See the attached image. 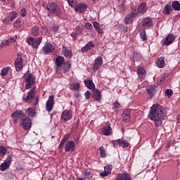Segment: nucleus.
Instances as JSON below:
<instances>
[{"label":"nucleus","mask_w":180,"mask_h":180,"mask_svg":"<svg viewBox=\"0 0 180 180\" xmlns=\"http://www.w3.org/2000/svg\"><path fill=\"white\" fill-rule=\"evenodd\" d=\"M9 70H11V67L9 66L3 68L1 72V77H5L6 75H8V72H9Z\"/></svg>","instance_id":"obj_36"},{"label":"nucleus","mask_w":180,"mask_h":180,"mask_svg":"<svg viewBox=\"0 0 180 180\" xmlns=\"http://www.w3.org/2000/svg\"><path fill=\"white\" fill-rule=\"evenodd\" d=\"M77 180H84V179L81 177H77Z\"/></svg>","instance_id":"obj_64"},{"label":"nucleus","mask_w":180,"mask_h":180,"mask_svg":"<svg viewBox=\"0 0 180 180\" xmlns=\"http://www.w3.org/2000/svg\"><path fill=\"white\" fill-rule=\"evenodd\" d=\"M43 41V38L41 37H30L27 39V43L30 46H32L33 49H37L40 44H41V41Z\"/></svg>","instance_id":"obj_3"},{"label":"nucleus","mask_w":180,"mask_h":180,"mask_svg":"<svg viewBox=\"0 0 180 180\" xmlns=\"http://www.w3.org/2000/svg\"><path fill=\"white\" fill-rule=\"evenodd\" d=\"M80 178L83 179L84 180H91L92 179V176L89 172H84Z\"/></svg>","instance_id":"obj_31"},{"label":"nucleus","mask_w":180,"mask_h":180,"mask_svg":"<svg viewBox=\"0 0 180 180\" xmlns=\"http://www.w3.org/2000/svg\"><path fill=\"white\" fill-rule=\"evenodd\" d=\"M175 40V36L172 34H169L165 39L162 40V44L164 46H169Z\"/></svg>","instance_id":"obj_15"},{"label":"nucleus","mask_w":180,"mask_h":180,"mask_svg":"<svg viewBox=\"0 0 180 180\" xmlns=\"http://www.w3.org/2000/svg\"><path fill=\"white\" fill-rule=\"evenodd\" d=\"M77 36L78 35L76 32H72L71 34V37H72L73 40H77Z\"/></svg>","instance_id":"obj_59"},{"label":"nucleus","mask_w":180,"mask_h":180,"mask_svg":"<svg viewBox=\"0 0 180 180\" xmlns=\"http://www.w3.org/2000/svg\"><path fill=\"white\" fill-rule=\"evenodd\" d=\"M64 63H65V61L64 60V58L63 56H58L55 58V64L56 67H61Z\"/></svg>","instance_id":"obj_23"},{"label":"nucleus","mask_w":180,"mask_h":180,"mask_svg":"<svg viewBox=\"0 0 180 180\" xmlns=\"http://www.w3.org/2000/svg\"><path fill=\"white\" fill-rule=\"evenodd\" d=\"M68 65L64 68V72H68L70 71V68H71V64L70 62H67Z\"/></svg>","instance_id":"obj_52"},{"label":"nucleus","mask_w":180,"mask_h":180,"mask_svg":"<svg viewBox=\"0 0 180 180\" xmlns=\"http://www.w3.org/2000/svg\"><path fill=\"white\" fill-rule=\"evenodd\" d=\"M20 125L22 126L24 130H30V127H32V120L29 117L23 118L20 122Z\"/></svg>","instance_id":"obj_6"},{"label":"nucleus","mask_w":180,"mask_h":180,"mask_svg":"<svg viewBox=\"0 0 180 180\" xmlns=\"http://www.w3.org/2000/svg\"><path fill=\"white\" fill-rule=\"evenodd\" d=\"M123 143V140L121 139H117V140H114L112 141V143L113 144V146H122Z\"/></svg>","instance_id":"obj_41"},{"label":"nucleus","mask_w":180,"mask_h":180,"mask_svg":"<svg viewBox=\"0 0 180 180\" xmlns=\"http://www.w3.org/2000/svg\"><path fill=\"white\" fill-rule=\"evenodd\" d=\"M85 27L86 28V29H91L92 28V24H91V22H87V23H86V25H85Z\"/></svg>","instance_id":"obj_58"},{"label":"nucleus","mask_w":180,"mask_h":180,"mask_svg":"<svg viewBox=\"0 0 180 180\" xmlns=\"http://www.w3.org/2000/svg\"><path fill=\"white\" fill-rule=\"evenodd\" d=\"M20 15L22 18H25V16H26L27 15V12H26V9L25 8H22L20 11Z\"/></svg>","instance_id":"obj_49"},{"label":"nucleus","mask_w":180,"mask_h":180,"mask_svg":"<svg viewBox=\"0 0 180 180\" xmlns=\"http://www.w3.org/2000/svg\"><path fill=\"white\" fill-rule=\"evenodd\" d=\"M46 8L49 13H55V15H57V16H60V15H61L60 7H58L57 4L54 2L49 3Z\"/></svg>","instance_id":"obj_2"},{"label":"nucleus","mask_w":180,"mask_h":180,"mask_svg":"<svg viewBox=\"0 0 180 180\" xmlns=\"http://www.w3.org/2000/svg\"><path fill=\"white\" fill-rule=\"evenodd\" d=\"M54 106V95L49 96L46 103V109L47 112H51Z\"/></svg>","instance_id":"obj_10"},{"label":"nucleus","mask_w":180,"mask_h":180,"mask_svg":"<svg viewBox=\"0 0 180 180\" xmlns=\"http://www.w3.org/2000/svg\"><path fill=\"white\" fill-rule=\"evenodd\" d=\"M15 67L16 71H22V68H23V59L22 58V56H18L15 59Z\"/></svg>","instance_id":"obj_14"},{"label":"nucleus","mask_w":180,"mask_h":180,"mask_svg":"<svg viewBox=\"0 0 180 180\" xmlns=\"http://www.w3.org/2000/svg\"><path fill=\"white\" fill-rule=\"evenodd\" d=\"M153 25V20L150 18H146L143 21V26H147L150 27Z\"/></svg>","instance_id":"obj_30"},{"label":"nucleus","mask_w":180,"mask_h":180,"mask_svg":"<svg viewBox=\"0 0 180 180\" xmlns=\"http://www.w3.org/2000/svg\"><path fill=\"white\" fill-rule=\"evenodd\" d=\"M14 27H20V20L17 19L13 23Z\"/></svg>","instance_id":"obj_51"},{"label":"nucleus","mask_w":180,"mask_h":180,"mask_svg":"<svg viewBox=\"0 0 180 180\" xmlns=\"http://www.w3.org/2000/svg\"><path fill=\"white\" fill-rule=\"evenodd\" d=\"M100 155L101 158H106V149H105V147L100 146L99 148Z\"/></svg>","instance_id":"obj_32"},{"label":"nucleus","mask_w":180,"mask_h":180,"mask_svg":"<svg viewBox=\"0 0 180 180\" xmlns=\"http://www.w3.org/2000/svg\"><path fill=\"white\" fill-rule=\"evenodd\" d=\"M54 50H56V47H54V45L50 43H46L42 47V51H44V54H49V53H54Z\"/></svg>","instance_id":"obj_12"},{"label":"nucleus","mask_w":180,"mask_h":180,"mask_svg":"<svg viewBox=\"0 0 180 180\" xmlns=\"http://www.w3.org/2000/svg\"><path fill=\"white\" fill-rule=\"evenodd\" d=\"M146 92L150 96V99H152L153 97L155 95V92H157V90H155V85H150L146 89Z\"/></svg>","instance_id":"obj_18"},{"label":"nucleus","mask_w":180,"mask_h":180,"mask_svg":"<svg viewBox=\"0 0 180 180\" xmlns=\"http://www.w3.org/2000/svg\"><path fill=\"white\" fill-rule=\"evenodd\" d=\"M67 140H68V135H65L63 138L60 143L59 144L58 148H61L64 146V144H65V143H67Z\"/></svg>","instance_id":"obj_38"},{"label":"nucleus","mask_w":180,"mask_h":180,"mask_svg":"<svg viewBox=\"0 0 180 180\" xmlns=\"http://www.w3.org/2000/svg\"><path fill=\"white\" fill-rule=\"evenodd\" d=\"M136 16H137V13H134V12H131L129 14H128L124 19V23H126V25H130V23H132L134 18H136Z\"/></svg>","instance_id":"obj_16"},{"label":"nucleus","mask_w":180,"mask_h":180,"mask_svg":"<svg viewBox=\"0 0 180 180\" xmlns=\"http://www.w3.org/2000/svg\"><path fill=\"white\" fill-rule=\"evenodd\" d=\"M172 8L174 11H180V4L179 1H174L172 2Z\"/></svg>","instance_id":"obj_35"},{"label":"nucleus","mask_w":180,"mask_h":180,"mask_svg":"<svg viewBox=\"0 0 180 180\" xmlns=\"http://www.w3.org/2000/svg\"><path fill=\"white\" fill-rule=\"evenodd\" d=\"M67 1L72 8H75L77 6V0H67Z\"/></svg>","instance_id":"obj_42"},{"label":"nucleus","mask_w":180,"mask_h":180,"mask_svg":"<svg viewBox=\"0 0 180 180\" xmlns=\"http://www.w3.org/2000/svg\"><path fill=\"white\" fill-rule=\"evenodd\" d=\"M103 64V59L101 56H98L94 60L92 68L93 71H98Z\"/></svg>","instance_id":"obj_9"},{"label":"nucleus","mask_w":180,"mask_h":180,"mask_svg":"<svg viewBox=\"0 0 180 180\" xmlns=\"http://www.w3.org/2000/svg\"><path fill=\"white\" fill-rule=\"evenodd\" d=\"M6 153V148L4 146H0V157H4Z\"/></svg>","instance_id":"obj_45"},{"label":"nucleus","mask_w":180,"mask_h":180,"mask_svg":"<svg viewBox=\"0 0 180 180\" xmlns=\"http://www.w3.org/2000/svg\"><path fill=\"white\" fill-rule=\"evenodd\" d=\"M25 112H23V111L20 110H18L13 112L11 115V117L14 119V123L15 124L19 123V120L20 122H21V120H23V118H25Z\"/></svg>","instance_id":"obj_4"},{"label":"nucleus","mask_w":180,"mask_h":180,"mask_svg":"<svg viewBox=\"0 0 180 180\" xmlns=\"http://www.w3.org/2000/svg\"><path fill=\"white\" fill-rule=\"evenodd\" d=\"M11 164H12V157L8 156L4 162L1 164L0 170L2 172L6 171L11 167Z\"/></svg>","instance_id":"obj_7"},{"label":"nucleus","mask_w":180,"mask_h":180,"mask_svg":"<svg viewBox=\"0 0 180 180\" xmlns=\"http://www.w3.org/2000/svg\"><path fill=\"white\" fill-rule=\"evenodd\" d=\"M65 151L66 153H74L75 151V142L74 141H68L65 145Z\"/></svg>","instance_id":"obj_11"},{"label":"nucleus","mask_w":180,"mask_h":180,"mask_svg":"<svg viewBox=\"0 0 180 180\" xmlns=\"http://www.w3.org/2000/svg\"><path fill=\"white\" fill-rule=\"evenodd\" d=\"M36 95V87H32L27 93V96H23V99L25 102H29L32 101L34 96Z\"/></svg>","instance_id":"obj_8"},{"label":"nucleus","mask_w":180,"mask_h":180,"mask_svg":"<svg viewBox=\"0 0 180 180\" xmlns=\"http://www.w3.org/2000/svg\"><path fill=\"white\" fill-rule=\"evenodd\" d=\"M62 53L65 56V57H68L69 58L72 57V52L65 46H63Z\"/></svg>","instance_id":"obj_25"},{"label":"nucleus","mask_w":180,"mask_h":180,"mask_svg":"<svg viewBox=\"0 0 180 180\" xmlns=\"http://www.w3.org/2000/svg\"><path fill=\"white\" fill-rule=\"evenodd\" d=\"M39 103V97H36L34 99V102L32 103V105L34 106H36V105H37Z\"/></svg>","instance_id":"obj_60"},{"label":"nucleus","mask_w":180,"mask_h":180,"mask_svg":"<svg viewBox=\"0 0 180 180\" xmlns=\"http://www.w3.org/2000/svg\"><path fill=\"white\" fill-rule=\"evenodd\" d=\"M10 22H12V21H11L8 16L4 20H3V23H4V25H8L9 24Z\"/></svg>","instance_id":"obj_55"},{"label":"nucleus","mask_w":180,"mask_h":180,"mask_svg":"<svg viewBox=\"0 0 180 180\" xmlns=\"http://www.w3.org/2000/svg\"><path fill=\"white\" fill-rule=\"evenodd\" d=\"M112 105V109L114 110V112H117V110L120 109V103H119L117 101L113 103Z\"/></svg>","instance_id":"obj_40"},{"label":"nucleus","mask_w":180,"mask_h":180,"mask_svg":"<svg viewBox=\"0 0 180 180\" xmlns=\"http://www.w3.org/2000/svg\"><path fill=\"white\" fill-rule=\"evenodd\" d=\"M17 16H18V13L15 11L10 13L8 15V18L11 20V22H13V20L16 19Z\"/></svg>","instance_id":"obj_37"},{"label":"nucleus","mask_w":180,"mask_h":180,"mask_svg":"<svg viewBox=\"0 0 180 180\" xmlns=\"http://www.w3.org/2000/svg\"><path fill=\"white\" fill-rule=\"evenodd\" d=\"M40 34V29L37 26H34L31 30V36L37 37Z\"/></svg>","instance_id":"obj_27"},{"label":"nucleus","mask_w":180,"mask_h":180,"mask_svg":"<svg viewBox=\"0 0 180 180\" xmlns=\"http://www.w3.org/2000/svg\"><path fill=\"white\" fill-rule=\"evenodd\" d=\"M52 30L53 32H58V27H52Z\"/></svg>","instance_id":"obj_62"},{"label":"nucleus","mask_w":180,"mask_h":180,"mask_svg":"<svg viewBox=\"0 0 180 180\" xmlns=\"http://www.w3.org/2000/svg\"><path fill=\"white\" fill-rule=\"evenodd\" d=\"M165 11L169 15V13H171V12L172 11V8L171 7V6H165Z\"/></svg>","instance_id":"obj_48"},{"label":"nucleus","mask_w":180,"mask_h":180,"mask_svg":"<svg viewBox=\"0 0 180 180\" xmlns=\"http://www.w3.org/2000/svg\"><path fill=\"white\" fill-rule=\"evenodd\" d=\"M137 11L139 13H146L147 11V4H146V3L141 4L138 7Z\"/></svg>","instance_id":"obj_29"},{"label":"nucleus","mask_w":180,"mask_h":180,"mask_svg":"<svg viewBox=\"0 0 180 180\" xmlns=\"http://www.w3.org/2000/svg\"><path fill=\"white\" fill-rule=\"evenodd\" d=\"M84 84L89 89H91V91L95 90V84H94V82L92 80L86 79L84 80Z\"/></svg>","instance_id":"obj_24"},{"label":"nucleus","mask_w":180,"mask_h":180,"mask_svg":"<svg viewBox=\"0 0 180 180\" xmlns=\"http://www.w3.org/2000/svg\"><path fill=\"white\" fill-rule=\"evenodd\" d=\"M86 8H88V6L86 4H80L77 5L75 7V12H79V13H84V12H85V11H86Z\"/></svg>","instance_id":"obj_17"},{"label":"nucleus","mask_w":180,"mask_h":180,"mask_svg":"<svg viewBox=\"0 0 180 180\" xmlns=\"http://www.w3.org/2000/svg\"><path fill=\"white\" fill-rule=\"evenodd\" d=\"M79 84L77 83L72 86H70V89L74 90V91H78V89H79Z\"/></svg>","instance_id":"obj_47"},{"label":"nucleus","mask_w":180,"mask_h":180,"mask_svg":"<svg viewBox=\"0 0 180 180\" xmlns=\"http://www.w3.org/2000/svg\"><path fill=\"white\" fill-rule=\"evenodd\" d=\"M82 32H84V30L81 27H77V29L76 30V34H77V36H79V34H82Z\"/></svg>","instance_id":"obj_54"},{"label":"nucleus","mask_w":180,"mask_h":180,"mask_svg":"<svg viewBox=\"0 0 180 180\" xmlns=\"http://www.w3.org/2000/svg\"><path fill=\"white\" fill-rule=\"evenodd\" d=\"M101 131L103 134H104V136H110V134H112V128L110 127V126L104 127L101 129Z\"/></svg>","instance_id":"obj_28"},{"label":"nucleus","mask_w":180,"mask_h":180,"mask_svg":"<svg viewBox=\"0 0 180 180\" xmlns=\"http://www.w3.org/2000/svg\"><path fill=\"white\" fill-rule=\"evenodd\" d=\"M100 175L101 176H103V178H105V176H108V175H110V174L104 170V172L100 173Z\"/></svg>","instance_id":"obj_57"},{"label":"nucleus","mask_w":180,"mask_h":180,"mask_svg":"<svg viewBox=\"0 0 180 180\" xmlns=\"http://www.w3.org/2000/svg\"><path fill=\"white\" fill-rule=\"evenodd\" d=\"M121 146L123 148H127V147H129V146H130V143H129L127 141L123 140Z\"/></svg>","instance_id":"obj_50"},{"label":"nucleus","mask_w":180,"mask_h":180,"mask_svg":"<svg viewBox=\"0 0 180 180\" xmlns=\"http://www.w3.org/2000/svg\"><path fill=\"white\" fill-rule=\"evenodd\" d=\"M93 47H95V44L92 41L88 42L86 46H83L81 49L82 53H86V51H89Z\"/></svg>","instance_id":"obj_19"},{"label":"nucleus","mask_w":180,"mask_h":180,"mask_svg":"<svg viewBox=\"0 0 180 180\" xmlns=\"http://www.w3.org/2000/svg\"><path fill=\"white\" fill-rule=\"evenodd\" d=\"M11 44L8 40H3L1 44L0 45L1 49H4V47H6V46H9Z\"/></svg>","instance_id":"obj_46"},{"label":"nucleus","mask_w":180,"mask_h":180,"mask_svg":"<svg viewBox=\"0 0 180 180\" xmlns=\"http://www.w3.org/2000/svg\"><path fill=\"white\" fill-rule=\"evenodd\" d=\"M75 96L76 98H79V96H81V94H79V93H77V94H75Z\"/></svg>","instance_id":"obj_63"},{"label":"nucleus","mask_w":180,"mask_h":180,"mask_svg":"<svg viewBox=\"0 0 180 180\" xmlns=\"http://www.w3.org/2000/svg\"><path fill=\"white\" fill-rule=\"evenodd\" d=\"M138 77L140 79H144L146 78V70L143 67L138 68Z\"/></svg>","instance_id":"obj_22"},{"label":"nucleus","mask_w":180,"mask_h":180,"mask_svg":"<svg viewBox=\"0 0 180 180\" xmlns=\"http://www.w3.org/2000/svg\"><path fill=\"white\" fill-rule=\"evenodd\" d=\"M112 165H106L104 167V171H105V172H108V174H111L112 172Z\"/></svg>","instance_id":"obj_43"},{"label":"nucleus","mask_w":180,"mask_h":180,"mask_svg":"<svg viewBox=\"0 0 180 180\" xmlns=\"http://www.w3.org/2000/svg\"><path fill=\"white\" fill-rule=\"evenodd\" d=\"M25 81L27 82V84L25 85L26 89H30L32 85L34 84V81H36V77L34 75L32 74H25L24 75Z\"/></svg>","instance_id":"obj_5"},{"label":"nucleus","mask_w":180,"mask_h":180,"mask_svg":"<svg viewBox=\"0 0 180 180\" xmlns=\"http://www.w3.org/2000/svg\"><path fill=\"white\" fill-rule=\"evenodd\" d=\"M140 35L142 39L147 40V34H146V32H141Z\"/></svg>","instance_id":"obj_53"},{"label":"nucleus","mask_w":180,"mask_h":180,"mask_svg":"<svg viewBox=\"0 0 180 180\" xmlns=\"http://www.w3.org/2000/svg\"><path fill=\"white\" fill-rule=\"evenodd\" d=\"M163 108L158 104H154L149 111L148 117L152 122H154L156 127H160L162 124L164 119V113L162 112Z\"/></svg>","instance_id":"obj_1"},{"label":"nucleus","mask_w":180,"mask_h":180,"mask_svg":"<svg viewBox=\"0 0 180 180\" xmlns=\"http://www.w3.org/2000/svg\"><path fill=\"white\" fill-rule=\"evenodd\" d=\"M8 40L10 44H11V43H15V41H16V39H15V38H11Z\"/></svg>","instance_id":"obj_61"},{"label":"nucleus","mask_w":180,"mask_h":180,"mask_svg":"<svg viewBox=\"0 0 180 180\" xmlns=\"http://www.w3.org/2000/svg\"><path fill=\"white\" fill-rule=\"evenodd\" d=\"M61 119L63 122H68L72 119V113L69 110H65L61 115Z\"/></svg>","instance_id":"obj_13"},{"label":"nucleus","mask_w":180,"mask_h":180,"mask_svg":"<svg viewBox=\"0 0 180 180\" xmlns=\"http://www.w3.org/2000/svg\"><path fill=\"white\" fill-rule=\"evenodd\" d=\"M133 59L134 61H140L141 60V53L134 52Z\"/></svg>","instance_id":"obj_34"},{"label":"nucleus","mask_w":180,"mask_h":180,"mask_svg":"<svg viewBox=\"0 0 180 180\" xmlns=\"http://www.w3.org/2000/svg\"><path fill=\"white\" fill-rule=\"evenodd\" d=\"M93 98L95 99V101H97L99 102L102 99V94L101 93V91L99 89H95L93 90Z\"/></svg>","instance_id":"obj_20"},{"label":"nucleus","mask_w":180,"mask_h":180,"mask_svg":"<svg viewBox=\"0 0 180 180\" xmlns=\"http://www.w3.org/2000/svg\"><path fill=\"white\" fill-rule=\"evenodd\" d=\"M130 109H125L122 112V119L124 122H129L130 120Z\"/></svg>","instance_id":"obj_21"},{"label":"nucleus","mask_w":180,"mask_h":180,"mask_svg":"<svg viewBox=\"0 0 180 180\" xmlns=\"http://www.w3.org/2000/svg\"><path fill=\"white\" fill-rule=\"evenodd\" d=\"M93 25H94V27L96 30V32H98L101 34H102V33H103V30H101V25H99V22H94L93 23Z\"/></svg>","instance_id":"obj_33"},{"label":"nucleus","mask_w":180,"mask_h":180,"mask_svg":"<svg viewBox=\"0 0 180 180\" xmlns=\"http://www.w3.org/2000/svg\"><path fill=\"white\" fill-rule=\"evenodd\" d=\"M165 95H166L168 98H171V96H172V95H174V91H172V89H167L165 90Z\"/></svg>","instance_id":"obj_44"},{"label":"nucleus","mask_w":180,"mask_h":180,"mask_svg":"<svg viewBox=\"0 0 180 180\" xmlns=\"http://www.w3.org/2000/svg\"><path fill=\"white\" fill-rule=\"evenodd\" d=\"M84 96L86 99H89V98L91 97V91H86L84 94Z\"/></svg>","instance_id":"obj_56"},{"label":"nucleus","mask_w":180,"mask_h":180,"mask_svg":"<svg viewBox=\"0 0 180 180\" xmlns=\"http://www.w3.org/2000/svg\"><path fill=\"white\" fill-rule=\"evenodd\" d=\"M164 56L159 58L156 61V65L159 68H164L165 67V61Z\"/></svg>","instance_id":"obj_26"},{"label":"nucleus","mask_w":180,"mask_h":180,"mask_svg":"<svg viewBox=\"0 0 180 180\" xmlns=\"http://www.w3.org/2000/svg\"><path fill=\"white\" fill-rule=\"evenodd\" d=\"M27 114H28V116H30V117H33L36 116V112H34V110H33V108H29L27 109Z\"/></svg>","instance_id":"obj_39"}]
</instances>
